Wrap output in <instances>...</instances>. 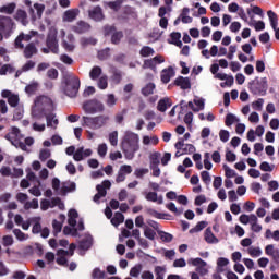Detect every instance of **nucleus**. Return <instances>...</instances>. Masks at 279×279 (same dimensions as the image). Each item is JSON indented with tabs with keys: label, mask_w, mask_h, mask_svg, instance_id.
<instances>
[{
	"label": "nucleus",
	"mask_w": 279,
	"mask_h": 279,
	"mask_svg": "<svg viewBox=\"0 0 279 279\" xmlns=\"http://www.w3.org/2000/svg\"><path fill=\"white\" fill-rule=\"evenodd\" d=\"M53 110H56L53 100L49 96L40 95L34 99L31 116L34 121H40V119H45V116L53 112Z\"/></svg>",
	"instance_id": "1"
},
{
	"label": "nucleus",
	"mask_w": 279,
	"mask_h": 279,
	"mask_svg": "<svg viewBox=\"0 0 279 279\" xmlns=\"http://www.w3.org/2000/svg\"><path fill=\"white\" fill-rule=\"evenodd\" d=\"M121 149L126 160H133L136 151L141 149V136L138 133L125 131L121 138Z\"/></svg>",
	"instance_id": "2"
},
{
	"label": "nucleus",
	"mask_w": 279,
	"mask_h": 279,
	"mask_svg": "<svg viewBox=\"0 0 279 279\" xmlns=\"http://www.w3.org/2000/svg\"><path fill=\"white\" fill-rule=\"evenodd\" d=\"M209 71L215 80L222 82L220 83L221 88H231L234 85V76L219 72V63L211 64Z\"/></svg>",
	"instance_id": "3"
},
{
	"label": "nucleus",
	"mask_w": 279,
	"mask_h": 279,
	"mask_svg": "<svg viewBox=\"0 0 279 279\" xmlns=\"http://www.w3.org/2000/svg\"><path fill=\"white\" fill-rule=\"evenodd\" d=\"M65 87L64 93L68 97H77L80 93V78L73 74L64 76Z\"/></svg>",
	"instance_id": "4"
},
{
	"label": "nucleus",
	"mask_w": 279,
	"mask_h": 279,
	"mask_svg": "<svg viewBox=\"0 0 279 279\" xmlns=\"http://www.w3.org/2000/svg\"><path fill=\"white\" fill-rule=\"evenodd\" d=\"M109 119L110 118L108 116H98L94 118L84 116L82 118V125H86V128H90V130H99L108 123Z\"/></svg>",
	"instance_id": "5"
},
{
	"label": "nucleus",
	"mask_w": 279,
	"mask_h": 279,
	"mask_svg": "<svg viewBox=\"0 0 279 279\" xmlns=\"http://www.w3.org/2000/svg\"><path fill=\"white\" fill-rule=\"evenodd\" d=\"M239 221L240 223H243V226H247V223H250L251 226V230L253 232H262L263 230V226H260V223H258V216L255 214H242L239 217Z\"/></svg>",
	"instance_id": "6"
},
{
	"label": "nucleus",
	"mask_w": 279,
	"mask_h": 279,
	"mask_svg": "<svg viewBox=\"0 0 279 279\" xmlns=\"http://www.w3.org/2000/svg\"><path fill=\"white\" fill-rule=\"evenodd\" d=\"M14 29V22L9 16L0 17V41L3 38H10Z\"/></svg>",
	"instance_id": "7"
},
{
	"label": "nucleus",
	"mask_w": 279,
	"mask_h": 279,
	"mask_svg": "<svg viewBox=\"0 0 279 279\" xmlns=\"http://www.w3.org/2000/svg\"><path fill=\"white\" fill-rule=\"evenodd\" d=\"M52 189L57 195H64L65 193H70V191H75V183H61L60 179L53 178Z\"/></svg>",
	"instance_id": "8"
},
{
	"label": "nucleus",
	"mask_w": 279,
	"mask_h": 279,
	"mask_svg": "<svg viewBox=\"0 0 279 279\" xmlns=\"http://www.w3.org/2000/svg\"><path fill=\"white\" fill-rule=\"evenodd\" d=\"M174 147L177 149L175 158H180V156L195 154V146L193 144H184V140H179L174 144Z\"/></svg>",
	"instance_id": "9"
},
{
	"label": "nucleus",
	"mask_w": 279,
	"mask_h": 279,
	"mask_svg": "<svg viewBox=\"0 0 279 279\" xmlns=\"http://www.w3.org/2000/svg\"><path fill=\"white\" fill-rule=\"evenodd\" d=\"M83 109L87 114H97V112H104L105 107L99 100H89L83 105Z\"/></svg>",
	"instance_id": "10"
},
{
	"label": "nucleus",
	"mask_w": 279,
	"mask_h": 279,
	"mask_svg": "<svg viewBox=\"0 0 279 279\" xmlns=\"http://www.w3.org/2000/svg\"><path fill=\"white\" fill-rule=\"evenodd\" d=\"M47 47L50 49L52 53H58L59 48H58V29L56 28H50L47 37Z\"/></svg>",
	"instance_id": "11"
},
{
	"label": "nucleus",
	"mask_w": 279,
	"mask_h": 279,
	"mask_svg": "<svg viewBox=\"0 0 279 279\" xmlns=\"http://www.w3.org/2000/svg\"><path fill=\"white\" fill-rule=\"evenodd\" d=\"M45 8H46L45 4L40 2H35L33 7H31L28 10V14L32 21H40V19H43Z\"/></svg>",
	"instance_id": "12"
},
{
	"label": "nucleus",
	"mask_w": 279,
	"mask_h": 279,
	"mask_svg": "<svg viewBox=\"0 0 279 279\" xmlns=\"http://www.w3.org/2000/svg\"><path fill=\"white\" fill-rule=\"evenodd\" d=\"M60 36L63 41V47L65 51H73L75 49V37L72 33H69L66 35V32L64 29L60 31Z\"/></svg>",
	"instance_id": "13"
},
{
	"label": "nucleus",
	"mask_w": 279,
	"mask_h": 279,
	"mask_svg": "<svg viewBox=\"0 0 279 279\" xmlns=\"http://www.w3.org/2000/svg\"><path fill=\"white\" fill-rule=\"evenodd\" d=\"M110 186H112V183L109 180H105L101 184L96 186V191H98V193L94 196V202L96 204H99V199H101V197H106V195H108V190H110Z\"/></svg>",
	"instance_id": "14"
},
{
	"label": "nucleus",
	"mask_w": 279,
	"mask_h": 279,
	"mask_svg": "<svg viewBox=\"0 0 279 279\" xmlns=\"http://www.w3.org/2000/svg\"><path fill=\"white\" fill-rule=\"evenodd\" d=\"M34 36H38V32L31 31L28 34L21 33L15 39V48L23 49L25 47V45H23V41L29 43V40H32Z\"/></svg>",
	"instance_id": "15"
},
{
	"label": "nucleus",
	"mask_w": 279,
	"mask_h": 279,
	"mask_svg": "<svg viewBox=\"0 0 279 279\" xmlns=\"http://www.w3.org/2000/svg\"><path fill=\"white\" fill-rule=\"evenodd\" d=\"M110 34L112 45H119V43H121V38H123V32H117V28L113 26L105 27V36H110Z\"/></svg>",
	"instance_id": "16"
},
{
	"label": "nucleus",
	"mask_w": 279,
	"mask_h": 279,
	"mask_svg": "<svg viewBox=\"0 0 279 279\" xmlns=\"http://www.w3.org/2000/svg\"><path fill=\"white\" fill-rule=\"evenodd\" d=\"M132 173V166L123 165L120 167L118 174L116 177L117 184H121V182H125V178Z\"/></svg>",
	"instance_id": "17"
},
{
	"label": "nucleus",
	"mask_w": 279,
	"mask_h": 279,
	"mask_svg": "<svg viewBox=\"0 0 279 279\" xmlns=\"http://www.w3.org/2000/svg\"><path fill=\"white\" fill-rule=\"evenodd\" d=\"M1 96L4 99H8V104L9 106H11V108H16V106H19V101H20L19 95L13 94L8 89H4L1 92Z\"/></svg>",
	"instance_id": "18"
},
{
	"label": "nucleus",
	"mask_w": 279,
	"mask_h": 279,
	"mask_svg": "<svg viewBox=\"0 0 279 279\" xmlns=\"http://www.w3.org/2000/svg\"><path fill=\"white\" fill-rule=\"evenodd\" d=\"M90 156H93V150L90 148L84 149V147H80L74 153L73 159L76 162H82V160H84V158H88Z\"/></svg>",
	"instance_id": "19"
},
{
	"label": "nucleus",
	"mask_w": 279,
	"mask_h": 279,
	"mask_svg": "<svg viewBox=\"0 0 279 279\" xmlns=\"http://www.w3.org/2000/svg\"><path fill=\"white\" fill-rule=\"evenodd\" d=\"M77 16H80V9H69L63 13L62 21L64 23H73Z\"/></svg>",
	"instance_id": "20"
},
{
	"label": "nucleus",
	"mask_w": 279,
	"mask_h": 279,
	"mask_svg": "<svg viewBox=\"0 0 279 279\" xmlns=\"http://www.w3.org/2000/svg\"><path fill=\"white\" fill-rule=\"evenodd\" d=\"M84 230V221L80 220L77 226L75 227H64L63 228V234L71 235V236H77V231Z\"/></svg>",
	"instance_id": "21"
},
{
	"label": "nucleus",
	"mask_w": 279,
	"mask_h": 279,
	"mask_svg": "<svg viewBox=\"0 0 279 279\" xmlns=\"http://www.w3.org/2000/svg\"><path fill=\"white\" fill-rule=\"evenodd\" d=\"M90 31V24L80 21L75 25L72 26V32L75 34H86V32Z\"/></svg>",
	"instance_id": "22"
},
{
	"label": "nucleus",
	"mask_w": 279,
	"mask_h": 279,
	"mask_svg": "<svg viewBox=\"0 0 279 279\" xmlns=\"http://www.w3.org/2000/svg\"><path fill=\"white\" fill-rule=\"evenodd\" d=\"M175 86H179L182 90H189L191 89V78L179 76L174 81Z\"/></svg>",
	"instance_id": "23"
},
{
	"label": "nucleus",
	"mask_w": 279,
	"mask_h": 279,
	"mask_svg": "<svg viewBox=\"0 0 279 279\" xmlns=\"http://www.w3.org/2000/svg\"><path fill=\"white\" fill-rule=\"evenodd\" d=\"M175 76V71L172 66H169L167 69H163L161 71V82L163 84H169L171 82V77Z\"/></svg>",
	"instance_id": "24"
},
{
	"label": "nucleus",
	"mask_w": 279,
	"mask_h": 279,
	"mask_svg": "<svg viewBox=\"0 0 279 279\" xmlns=\"http://www.w3.org/2000/svg\"><path fill=\"white\" fill-rule=\"evenodd\" d=\"M144 195L147 202H154L159 205L165 203V198L162 197V195L158 196V193L156 192H145Z\"/></svg>",
	"instance_id": "25"
},
{
	"label": "nucleus",
	"mask_w": 279,
	"mask_h": 279,
	"mask_svg": "<svg viewBox=\"0 0 279 279\" xmlns=\"http://www.w3.org/2000/svg\"><path fill=\"white\" fill-rule=\"evenodd\" d=\"M89 19H93V21H104V11L101 10V7H94L88 11Z\"/></svg>",
	"instance_id": "26"
},
{
	"label": "nucleus",
	"mask_w": 279,
	"mask_h": 279,
	"mask_svg": "<svg viewBox=\"0 0 279 279\" xmlns=\"http://www.w3.org/2000/svg\"><path fill=\"white\" fill-rule=\"evenodd\" d=\"M265 254L267 256H271L272 260H275V263H279V250L274 247L272 244H268L265 247Z\"/></svg>",
	"instance_id": "27"
},
{
	"label": "nucleus",
	"mask_w": 279,
	"mask_h": 279,
	"mask_svg": "<svg viewBox=\"0 0 279 279\" xmlns=\"http://www.w3.org/2000/svg\"><path fill=\"white\" fill-rule=\"evenodd\" d=\"M204 240L206 241V243H208L210 245L219 243V239H217V236H215V233H213V229H210V227H208L205 230Z\"/></svg>",
	"instance_id": "28"
},
{
	"label": "nucleus",
	"mask_w": 279,
	"mask_h": 279,
	"mask_svg": "<svg viewBox=\"0 0 279 279\" xmlns=\"http://www.w3.org/2000/svg\"><path fill=\"white\" fill-rule=\"evenodd\" d=\"M47 121V128H52V130H56L58 128V119H56V114L53 111L45 116Z\"/></svg>",
	"instance_id": "29"
},
{
	"label": "nucleus",
	"mask_w": 279,
	"mask_h": 279,
	"mask_svg": "<svg viewBox=\"0 0 279 279\" xmlns=\"http://www.w3.org/2000/svg\"><path fill=\"white\" fill-rule=\"evenodd\" d=\"M37 53L38 49L36 48V45L34 43L26 45V47L24 48V57L27 59L36 56Z\"/></svg>",
	"instance_id": "30"
},
{
	"label": "nucleus",
	"mask_w": 279,
	"mask_h": 279,
	"mask_svg": "<svg viewBox=\"0 0 279 279\" xmlns=\"http://www.w3.org/2000/svg\"><path fill=\"white\" fill-rule=\"evenodd\" d=\"M171 106H173V102H171V100L166 97L159 100L157 110H159V112H167V109L171 108Z\"/></svg>",
	"instance_id": "31"
},
{
	"label": "nucleus",
	"mask_w": 279,
	"mask_h": 279,
	"mask_svg": "<svg viewBox=\"0 0 279 279\" xmlns=\"http://www.w3.org/2000/svg\"><path fill=\"white\" fill-rule=\"evenodd\" d=\"M77 217H80V215L77 214V210L75 209H70L69 214H68V223L69 226H71L72 228H75V226H77Z\"/></svg>",
	"instance_id": "32"
},
{
	"label": "nucleus",
	"mask_w": 279,
	"mask_h": 279,
	"mask_svg": "<svg viewBox=\"0 0 279 279\" xmlns=\"http://www.w3.org/2000/svg\"><path fill=\"white\" fill-rule=\"evenodd\" d=\"M189 14H191V9L183 8L182 12L180 14L181 22L184 24L193 23V17H191Z\"/></svg>",
	"instance_id": "33"
},
{
	"label": "nucleus",
	"mask_w": 279,
	"mask_h": 279,
	"mask_svg": "<svg viewBox=\"0 0 279 279\" xmlns=\"http://www.w3.org/2000/svg\"><path fill=\"white\" fill-rule=\"evenodd\" d=\"M9 141H21V130L19 128H11V131L7 134Z\"/></svg>",
	"instance_id": "34"
},
{
	"label": "nucleus",
	"mask_w": 279,
	"mask_h": 279,
	"mask_svg": "<svg viewBox=\"0 0 279 279\" xmlns=\"http://www.w3.org/2000/svg\"><path fill=\"white\" fill-rule=\"evenodd\" d=\"M142 143L143 145H158V143H160V140L158 138V136L153 135V136H148V135H144L142 137Z\"/></svg>",
	"instance_id": "35"
},
{
	"label": "nucleus",
	"mask_w": 279,
	"mask_h": 279,
	"mask_svg": "<svg viewBox=\"0 0 279 279\" xmlns=\"http://www.w3.org/2000/svg\"><path fill=\"white\" fill-rule=\"evenodd\" d=\"M58 258H57V264L58 265H62L63 267L66 266V256H69V251H64V250H59L58 251Z\"/></svg>",
	"instance_id": "36"
},
{
	"label": "nucleus",
	"mask_w": 279,
	"mask_h": 279,
	"mask_svg": "<svg viewBox=\"0 0 279 279\" xmlns=\"http://www.w3.org/2000/svg\"><path fill=\"white\" fill-rule=\"evenodd\" d=\"M193 104L196 106L193 108V112H199L201 110H204L206 100L204 98L195 97Z\"/></svg>",
	"instance_id": "37"
},
{
	"label": "nucleus",
	"mask_w": 279,
	"mask_h": 279,
	"mask_svg": "<svg viewBox=\"0 0 279 279\" xmlns=\"http://www.w3.org/2000/svg\"><path fill=\"white\" fill-rule=\"evenodd\" d=\"M230 265V259L226 257H219L217 260V271L218 274H223V267Z\"/></svg>",
	"instance_id": "38"
},
{
	"label": "nucleus",
	"mask_w": 279,
	"mask_h": 279,
	"mask_svg": "<svg viewBox=\"0 0 279 279\" xmlns=\"http://www.w3.org/2000/svg\"><path fill=\"white\" fill-rule=\"evenodd\" d=\"M125 221V216H123V214L117 211L113 216V218H111V223L112 226H114L116 228L121 226V223H123Z\"/></svg>",
	"instance_id": "39"
},
{
	"label": "nucleus",
	"mask_w": 279,
	"mask_h": 279,
	"mask_svg": "<svg viewBox=\"0 0 279 279\" xmlns=\"http://www.w3.org/2000/svg\"><path fill=\"white\" fill-rule=\"evenodd\" d=\"M146 213L147 215H149L150 217H154L155 219H166L167 217H169V214L159 213L154 208H148Z\"/></svg>",
	"instance_id": "40"
},
{
	"label": "nucleus",
	"mask_w": 279,
	"mask_h": 279,
	"mask_svg": "<svg viewBox=\"0 0 279 279\" xmlns=\"http://www.w3.org/2000/svg\"><path fill=\"white\" fill-rule=\"evenodd\" d=\"M161 154L159 151L149 155L150 167H158L160 165Z\"/></svg>",
	"instance_id": "41"
},
{
	"label": "nucleus",
	"mask_w": 279,
	"mask_h": 279,
	"mask_svg": "<svg viewBox=\"0 0 279 279\" xmlns=\"http://www.w3.org/2000/svg\"><path fill=\"white\" fill-rule=\"evenodd\" d=\"M56 206H58L60 210H64V203L62 199H60V197L49 199V208H56Z\"/></svg>",
	"instance_id": "42"
},
{
	"label": "nucleus",
	"mask_w": 279,
	"mask_h": 279,
	"mask_svg": "<svg viewBox=\"0 0 279 279\" xmlns=\"http://www.w3.org/2000/svg\"><path fill=\"white\" fill-rule=\"evenodd\" d=\"M15 21H19L22 25H27V12L17 10L15 13Z\"/></svg>",
	"instance_id": "43"
},
{
	"label": "nucleus",
	"mask_w": 279,
	"mask_h": 279,
	"mask_svg": "<svg viewBox=\"0 0 279 279\" xmlns=\"http://www.w3.org/2000/svg\"><path fill=\"white\" fill-rule=\"evenodd\" d=\"M246 252L252 256V258H258L259 256H263V250H260L258 246H250Z\"/></svg>",
	"instance_id": "44"
},
{
	"label": "nucleus",
	"mask_w": 279,
	"mask_h": 279,
	"mask_svg": "<svg viewBox=\"0 0 279 279\" xmlns=\"http://www.w3.org/2000/svg\"><path fill=\"white\" fill-rule=\"evenodd\" d=\"M240 119L232 114V113H228L225 120V124L227 125V128H230L231 125H234V123H240Z\"/></svg>",
	"instance_id": "45"
},
{
	"label": "nucleus",
	"mask_w": 279,
	"mask_h": 279,
	"mask_svg": "<svg viewBox=\"0 0 279 279\" xmlns=\"http://www.w3.org/2000/svg\"><path fill=\"white\" fill-rule=\"evenodd\" d=\"M267 14L272 29H276L278 27V15L271 10L268 11Z\"/></svg>",
	"instance_id": "46"
},
{
	"label": "nucleus",
	"mask_w": 279,
	"mask_h": 279,
	"mask_svg": "<svg viewBox=\"0 0 279 279\" xmlns=\"http://www.w3.org/2000/svg\"><path fill=\"white\" fill-rule=\"evenodd\" d=\"M154 90H156V85L154 83H149L143 87L142 95L149 97V95H154Z\"/></svg>",
	"instance_id": "47"
},
{
	"label": "nucleus",
	"mask_w": 279,
	"mask_h": 279,
	"mask_svg": "<svg viewBox=\"0 0 279 279\" xmlns=\"http://www.w3.org/2000/svg\"><path fill=\"white\" fill-rule=\"evenodd\" d=\"M172 45H175L177 47H182V34L180 33H171L170 35Z\"/></svg>",
	"instance_id": "48"
},
{
	"label": "nucleus",
	"mask_w": 279,
	"mask_h": 279,
	"mask_svg": "<svg viewBox=\"0 0 279 279\" xmlns=\"http://www.w3.org/2000/svg\"><path fill=\"white\" fill-rule=\"evenodd\" d=\"M16 10V4L15 3H9L7 5H3L0 8V12L2 14H12Z\"/></svg>",
	"instance_id": "49"
},
{
	"label": "nucleus",
	"mask_w": 279,
	"mask_h": 279,
	"mask_svg": "<svg viewBox=\"0 0 279 279\" xmlns=\"http://www.w3.org/2000/svg\"><path fill=\"white\" fill-rule=\"evenodd\" d=\"M109 143H110V145H112V147H117V145H119V132L118 131H113V132L109 133Z\"/></svg>",
	"instance_id": "50"
},
{
	"label": "nucleus",
	"mask_w": 279,
	"mask_h": 279,
	"mask_svg": "<svg viewBox=\"0 0 279 279\" xmlns=\"http://www.w3.org/2000/svg\"><path fill=\"white\" fill-rule=\"evenodd\" d=\"M189 264L193 265V267H206L208 265L204 259L199 257L189 259Z\"/></svg>",
	"instance_id": "51"
},
{
	"label": "nucleus",
	"mask_w": 279,
	"mask_h": 279,
	"mask_svg": "<svg viewBox=\"0 0 279 279\" xmlns=\"http://www.w3.org/2000/svg\"><path fill=\"white\" fill-rule=\"evenodd\" d=\"M141 271H143V265L141 264L135 265L130 270L131 278H138V276H141Z\"/></svg>",
	"instance_id": "52"
},
{
	"label": "nucleus",
	"mask_w": 279,
	"mask_h": 279,
	"mask_svg": "<svg viewBox=\"0 0 279 279\" xmlns=\"http://www.w3.org/2000/svg\"><path fill=\"white\" fill-rule=\"evenodd\" d=\"M108 8L110 10H113L114 12H119L121 10V5H123V0H116L107 3Z\"/></svg>",
	"instance_id": "53"
},
{
	"label": "nucleus",
	"mask_w": 279,
	"mask_h": 279,
	"mask_svg": "<svg viewBox=\"0 0 279 279\" xmlns=\"http://www.w3.org/2000/svg\"><path fill=\"white\" fill-rule=\"evenodd\" d=\"M154 53L155 51L149 46H144L140 51V54L142 56V58H149V56H154Z\"/></svg>",
	"instance_id": "54"
},
{
	"label": "nucleus",
	"mask_w": 279,
	"mask_h": 279,
	"mask_svg": "<svg viewBox=\"0 0 279 279\" xmlns=\"http://www.w3.org/2000/svg\"><path fill=\"white\" fill-rule=\"evenodd\" d=\"M166 208H167L168 210H170V213H173V214L177 215V216L182 215V213H183L182 209H180V208H178V207L175 206V203H168V204H166Z\"/></svg>",
	"instance_id": "55"
},
{
	"label": "nucleus",
	"mask_w": 279,
	"mask_h": 279,
	"mask_svg": "<svg viewBox=\"0 0 279 279\" xmlns=\"http://www.w3.org/2000/svg\"><path fill=\"white\" fill-rule=\"evenodd\" d=\"M144 236L149 239V241H154L156 239V231L149 227H144Z\"/></svg>",
	"instance_id": "56"
},
{
	"label": "nucleus",
	"mask_w": 279,
	"mask_h": 279,
	"mask_svg": "<svg viewBox=\"0 0 279 279\" xmlns=\"http://www.w3.org/2000/svg\"><path fill=\"white\" fill-rule=\"evenodd\" d=\"M98 88H100V90H106V88H108V76L102 75L99 77L98 83H97Z\"/></svg>",
	"instance_id": "57"
},
{
	"label": "nucleus",
	"mask_w": 279,
	"mask_h": 279,
	"mask_svg": "<svg viewBox=\"0 0 279 279\" xmlns=\"http://www.w3.org/2000/svg\"><path fill=\"white\" fill-rule=\"evenodd\" d=\"M208 226V222L207 221H199L197 222V225L192 228L190 230L191 234L195 233V232H202V230H204V228H206Z\"/></svg>",
	"instance_id": "58"
},
{
	"label": "nucleus",
	"mask_w": 279,
	"mask_h": 279,
	"mask_svg": "<svg viewBox=\"0 0 279 279\" xmlns=\"http://www.w3.org/2000/svg\"><path fill=\"white\" fill-rule=\"evenodd\" d=\"M38 86H39L38 82H33V83L28 84L25 87L27 95H34V93H36V90H38Z\"/></svg>",
	"instance_id": "59"
},
{
	"label": "nucleus",
	"mask_w": 279,
	"mask_h": 279,
	"mask_svg": "<svg viewBox=\"0 0 279 279\" xmlns=\"http://www.w3.org/2000/svg\"><path fill=\"white\" fill-rule=\"evenodd\" d=\"M13 234L16 236L17 241H27L29 235L25 234L21 229H14Z\"/></svg>",
	"instance_id": "60"
},
{
	"label": "nucleus",
	"mask_w": 279,
	"mask_h": 279,
	"mask_svg": "<svg viewBox=\"0 0 279 279\" xmlns=\"http://www.w3.org/2000/svg\"><path fill=\"white\" fill-rule=\"evenodd\" d=\"M23 114H25V110L23 109V107L15 108L13 113L14 121H21V119H23Z\"/></svg>",
	"instance_id": "61"
},
{
	"label": "nucleus",
	"mask_w": 279,
	"mask_h": 279,
	"mask_svg": "<svg viewBox=\"0 0 279 279\" xmlns=\"http://www.w3.org/2000/svg\"><path fill=\"white\" fill-rule=\"evenodd\" d=\"M24 208L25 210H29V209L36 210V208H38V199L34 198L31 202H26L24 204Z\"/></svg>",
	"instance_id": "62"
},
{
	"label": "nucleus",
	"mask_w": 279,
	"mask_h": 279,
	"mask_svg": "<svg viewBox=\"0 0 279 279\" xmlns=\"http://www.w3.org/2000/svg\"><path fill=\"white\" fill-rule=\"evenodd\" d=\"M99 75H101V68L99 66H94L89 72L90 80H97Z\"/></svg>",
	"instance_id": "63"
},
{
	"label": "nucleus",
	"mask_w": 279,
	"mask_h": 279,
	"mask_svg": "<svg viewBox=\"0 0 279 279\" xmlns=\"http://www.w3.org/2000/svg\"><path fill=\"white\" fill-rule=\"evenodd\" d=\"M8 73H14V66L4 64L0 68V75H8Z\"/></svg>",
	"instance_id": "64"
}]
</instances>
